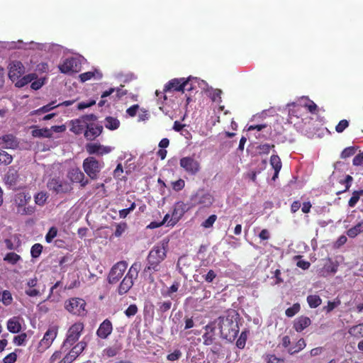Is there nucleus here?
Here are the masks:
<instances>
[{"label": "nucleus", "instance_id": "nucleus-1", "mask_svg": "<svg viewBox=\"0 0 363 363\" xmlns=\"http://www.w3.org/2000/svg\"><path fill=\"white\" fill-rule=\"evenodd\" d=\"M239 320L240 315L235 310L228 311L225 316L218 317L217 322L220 337L230 342L235 340L240 330Z\"/></svg>", "mask_w": 363, "mask_h": 363}, {"label": "nucleus", "instance_id": "nucleus-64", "mask_svg": "<svg viewBox=\"0 0 363 363\" xmlns=\"http://www.w3.org/2000/svg\"><path fill=\"white\" fill-rule=\"evenodd\" d=\"M217 274L216 273L212 270L210 269L206 275L203 276V278L205 281L208 283H211L214 279L216 277Z\"/></svg>", "mask_w": 363, "mask_h": 363}, {"label": "nucleus", "instance_id": "nucleus-44", "mask_svg": "<svg viewBox=\"0 0 363 363\" xmlns=\"http://www.w3.org/2000/svg\"><path fill=\"white\" fill-rule=\"evenodd\" d=\"M138 312V308L136 304H130L127 309L124 311L125 315L128 318L133 317L137 314Z\"/></svg>", "mask_w": 363, "mask_h": 363}, {"label": "nucleus", "instance_id": "nucleus-14", "mask_svg": "<svg viewBox=\"0 0 363 363\" xmlns=\"http://www.w3.org/2000/svg\"><path fill=\"white\" fill-rule=\"evenodd\" d=\"M58 333V328L57 326H52L48 328L45 332L43 339L40 342L39 347L43 350L49 348L54 340L56 338Z\"/></svg>", "mask_w": 363, "mask_h": 363}, {"label": "nucleus", "instance_id": "nucleus-20", "mask_svg": "<svg viewBox=\"0 0 363 363\" xmlns=\"http://www.w3.org/2000/svg\"><path fill=\"white\" fill-rule=\"evenodd\" d=\"M113 326L111 322L106 319L99 325L96 335L101 339L106 338L112 332Z\"/></svg>", "mask_w": 363, "mask_h": 363}, {"label": "nucleus", "instance_id": "nucleus-33", "mask_svg": "<svg viewBox=\"0 0 363 363\" xmlns=\"http://www.w3.org/2000/svg\"><path fill=\"white\" fill-rule=\"evenodd\" d=\"M21 259V256L15 252H9L4 257V260L11 264H16Z\"/></svg>", "mask_w": 363, "mask_h": 363}, {"label": "nucleus", "instance_id": "nucleus-52", "mask_svg": "<svg viewBox=\"0 0 363 363\" xmlns=\"http://www.w3.org/2000/svg\"><path fill=\"white\" fill-rule=\"evenodd\" d=\"M203 344L205 345H211L215 340V334H210V333H205L203 336Z\"/></svg>", "mask_w": 363, "mask_h": 363}, {"label": "nucleus", "instance_id": "nucleus-45", "mask_svg": "<svg viewBox=\"0 0 363 363\" xmlns=\"http://www.w3.org/2000/svg\"><path fill=\"white\" fill-rule=\"evenodd\" d=\"M57 229L56 227H51L45 235V240L48 243H50L57 236Z\"/></svg>", "mask_w": 363, "mask_h": 363}, {"label": "nucleus", "instance_id": "nucleus-26", "mask_svg": "<svg viewBox=\"0 0 363 363\" xmlns=\"http://www.w3.org/2000/svg\"><path fill=\"white\" fill-rule=\"evenodd\" d=\"M363 232V221L359 222L352 228H350L347 231V235L349 238H354L359 234Z\"/></svg>", "mask_w": 363, "mask_h": 363}, {"label": "nucleus", "instance_id": "nucleus-42", "mask_svg": "<svg viewBox=\"0 0 363 363\" xmlns=\"http://www.w3.org/2000/svg\"><path fill=\"white\" fill-rule=\"evenodd\" d=\"M43 251V245L40 243L34 244L30 250V255L33 258H38Z\"/></svg>", "mask_w": 363, "mask_h": 363}, {"label": "nucleus", "instance_id": "nucleus-50", "mask_svg": "<svg viewBox=\"0 0 363 363\" xmlns=\"http://www.w3.org/2000/svg\"><path fill=\"white\" fill-rule=\"evenodd\" d=\"M274 147V145L262 144L257 147L259 154L267 155L269 153L271 148Z\"/></svg>", "mask_w": 363, "mask_h": 363}, {"label": "nucleus", "instance_id": "nucleus-37", "mask_svg": "<svg viewBox=\"0 0 363 363\" xmlns=\"http://www.w3.org/2000/svg\"><path fill=\"white\" fill-rule=\"evenodd\" d=\"M340 303L341 301L338 298H336L333 301H329L328 302L327 306L323 307V311H325L326 313H329L332 311H333L336 307L340 306Z\"/></svg>", "mask_w": 363, "mask_h": 363}, {"label": "nucleus", "instance_id": "nucleus-49", "mask_svg": "<svg viewBox=\"0 0 363 363\" xmlns=\"http://www.w3.org/2000/svg\"><path fill=\"white\" fill-rule=\"evenodd\" d=\"M26 339H27L26 333H23L14 337L13 343L18 346L23 345L25 344Z\"/></svg>", "mask_w": 363, "mask_h": 363}, {"label": "nucleus", "instance_id": "nucleus-18", "mask_svg": "<svg viewBox=\"0 0 363 363\" xmlns=\"http://www.w3.org/2000/svg\"><path fill=\"white\" fill-rule=\"evenodd\" d=\"M26 286L28 287L26 289L25 293L30 297H36L41 295V292L38 289V280L37 277L30 279L26 282Z\"/></svg>", "mask_w": 363, "mask_h": 363}, {"label": "nucleus", "instance_id": "nucleus-21", "mask_svg": "<svg viewBox=\"0 0 363 363\" xmlns=\"http://www.w3.org/2000/svg\"><path fill=\"white\" fill-rule=\"evenodd\" d=\"M311 323V320L308 317L301 315L294 320L293 327L296 332L301 333L308 327Z\"/></svg>", "mask_w": 363, "mask_h": 363}, {"label": "nucleus", "instance_id": "nucleus-35", "mask_svg": "<svg viewBox=\"0 0 363 363\" xmlns=\"http://www.w3.org/2000/svg\"><path fill=\"white\" fill-rule=\"evenodd\" d=\"M362 195H363V190L353 191L352 196H351L348 201V206L350 207L355 206Z\"/></svg>", "mask_w": 363, "mask_h": 363}, {"label": "nucleus", "instance_id": "nucleus-34", "mask_svg": "<svg viewBox=\"0 0 363 363\" xmlns=\"http://www.w3.org/2000/svg\"><path fill=\"white\" fill-rule=\"evenodd\" d=\"M264 359L266 363H285L284 358L278 357L274 354H266L264 356Z\"/></svg>", "mask_w": 363, "mask_h": 363}, {"label": "nucleus", "instance_id": "nucleus-61", "mask_svg": "<svg viewBox=\"0 0 363 363\" xmlns=\"http://www.w3.org/2000/svg\"><path fill=\"white\" fill-rule=\"evenodd\" d=\"M86 347V343L84 341H81V342H78L77 344H76L72 347V349L74 350L78 354H80L84 351V350L85 349Z\"/></svg>", "mask_w": 363, "mask_h": 363}, {"label": "nucleus", "instance_id": "nucleus-38", "mask_svg": "<svg viewBox=\"0 0 363 363\" xmlns=\"http://www.w3.org/2000/svg\"><path fill=\"white\" fill-rule=\"evenodd\" d=\"M352 181L353 178L350 175H347L344 179H341L340 181V183L345 185V189L342 191H337V194L339 195L341 193L348 191L350 187L351 186Z\"/></svg>", "mask_w": 363, "mask_h": 363}, {"label": "nucleus", "instance_id": "nucleus-8", "mask_svg": "<svg viewBox=\"0 0 363 363\" xmlns=\"http://www.w3.org/2000/svg\"><path fill=\"white\" fill-rule=\"evenodd\" d=\"M47 187L55 194H65L72 191L71 184L60 177H54L48 180Z\"/></svg>", "mask_w": 363, "mask_h": 363}, {"label": "nucleus", "instance_id": "nucleus-39", "mask_svg": "<svg viewBox=\"0 0 363 363\" xmlns=\"http://www.w3.org/2000/svg\"><path fill=\"white\" fill-rule=\"evenodd\" d=\"M301 309V306L298 303H294L292 306L288 308L286 311L285 314L287 317L291 318L294 316L296 313L299 312Z\"/></svg>", "mask_w": 363, "mask_h": 363}, {"label": "nucleus", "instance_id": "nucleus-11", "mask_svg": "<svg viewBox=\"0 0 363 363\" xmlns=\"http://www.w3.org/2000/svg\"><path fill=\"white\" fill-rule=\"evenodd\" d=\"M83 167L84 172L91 179L96 178L101 169L99 161L93 157H87L84 160Z\"/></svg>", "mask_w": 363, "mask_h": 363}, {"label": "nucleus", "instance_id": "nucleus-25", "mask_svg": "<svg viewBox=\"0 0 363 363\" xmlns=\"http://www.w3.org/2000/svg\"><path fill=\"white\" fill-rule=\"evenodd\" d=\"M38 77L36 74H28L27 75L23 76V77H20L18 79L16 80V86L17 87H23L25 85L32 82L33 80L36 79Z\"/></svg>", "mask_w": 363, "mask_h": 363}, {"label": "nucleus", "instance_id": "nucleus-31", "mask_svg": "<svg viewBox=\"0 0 363 363\" xmlns=\"http://www.w3.org/2000/svg\"><path fill=\"white\" fill-rule=\"evenodd\" d=\"M307 302L311 308H315L322 303V299L318 295H309L307 296Z\"/></svg>", "mask_w": 363, "mask_h": 363}, {"label": "nucleus", "instance_id": "nucleus-47", "mask_svg": "<svg viewBox=\"0 0 363 363\" xmlns=\"http://www.w3.org/2000/svg\"><path fill=\"white\" fill-rule=\"evenodd\" d=\"M216 219H217L216 215H215V214L211 215L201 223V226L204 228H210L213 225Z\"/></svg>", "mask_w": 363, "mask_h": 363}, {"label": "nucleus", "instance_id": "nucleus-23", "mask_svg": "<svg viewBox=\"0 0 363 363\" xmlns=\"http://www.w3.org/2000/svg\"><path fill=\"white\" fill-rule=\"evenodd\" d=\"M189 203H184L183 201L176 203L172 216L177 217V219L181 218L187 211L191 208Z\"/></svg>", "mask_w": 363, "mask_h": 363}, {"label": "nucleus", "instance_id": "nucleus-48", "mask_svg": "<svg viewBox=\"0 0 363 363\" xmlns=\"http://www.w3.org/2000/svg\"><path fill=\"white\" fill-rule=\"evenodd\" d=\"M247 340V332L242 331L236 342V346L239 349H243L245 346Z\"/></svg>", "mask_w": 363, "mask_h": 363}, {"label": "nucleus", "instance_id": "nucleus-15", "mask_svg": "<svg viewBox=\"0 0 363 363\" xmlns=\"http://www.w3.org/2000/svg\"><path fill=\"white\" fill-rule=\"evenodd\" d=\"M24 72L23 65L19 61H13L10 64L9 77L14 82L21 77Z\"/></svg>", "mask_w": 363, "mask_h": 363}, {"label": "nucleus", "instance_id": "nucleus-60", "mask_svg": "<svg viewBox=\"0 0 363 363\" xmlns=\"http://www.w3.org/2000/svg\"><path fill=\"white\" fill-rule=\"evenodd\" d=\"M94 75L95 72H86L79 74V79L82 82H85L94 77Z\"/></svg>", "mask_w": 363, "mask_h": 363}, {"label": "nucleus", "instance_id": "nucleus-63", "mask_svg": "<svg viewBox=\"0 0 363 363\" xmlns=\"http://www.w3.org/2000/svg\"><path fill=\"white\" fill-rule=\"evenodd\" d=\"M17 359V354L15 352H11L7 354L4 359V363H14Z\"/></svg>", "mask_w": 363, "mask_h": 363}, {"label": "nucleus", "instance_id": "nucleus-40", "mask_svg": "<svg viewBox=\"0 0 363 363\" xmlns=\"http://www.w3.org/2000/svg\"><path fill=\"white\" fill-rule=\"evenodd\" d=\"M33 135L35 137H44L50 138L52 136L51 130L48 128H43L33 130Z\"/></svg>", "mask_w": 363, "mask_h": 363}, {"label": "nucleus", "instance_id": "nucleus-32", "mask_svg": "<svg viewBox=\"0 0 363 363\" xmlns=\"http://www.w3.org/2000/svg\"><path fill=\"white\" fill-rule=\"evenodd\" d=\"M48 195L46 192L40 191L34 196V200L36 205L43 206L45 204Z\"/></svg>", "mask_w": 363, "mask_h": 363}, {"label": "nucleus", "instance_id": "nucleus-3", "mask_svg": "<svg viewBox=\"0 0 363 363\" xmlns=\"http://www.w3.org/2000/svg\"><path fill=\"white\" fill-rule=\"evenodd\" d=\"M214 202L213 196L203 189H199L189 198L190 207L200 206L201 208H209Z\"/></svg>", "mask_w": 363, "mask_h": 363}, {"label": "nucleus", "instance_id": "nucleus-2", "mask_svg": "<svg viewBox=\"0 0 363 363\" xmlns=\"http://www.w3.org/2000/svg\"><path fill=\"white\" fill-rule=\"evenodd\" d=\"M167 252V242H163L154 246L150 251L147 258V264L143 270V273L145 274H149V278L151 281H154V278L152 276V273L160 270V264L166 258Z\"/></svg>", "mask_w": 363, "mask_h": 363}, {"label": "nucleus", "instance_id": "nucleus-59", "mask_svg": "<svg viewBox=\"0 0 363 363\" xmlns=\"http://www.w3.org/2000/svg\"><path fill=\"white\" fill-rule=\"evenodd\" d=\"M216 326H218L217 319L209 323L205 326L206 333H210V334H214Z\"/></svg>", "mask_w": 363, "mask_h": 363}, {"label": "nucleus", "instance_id": "nucleus-29", "mask_svg": "<svg viewBox=\"0 0 363 363\" xmlns=\"http://www.w3.org/2000/svg\"><path fill=\"white\" fill-rule=\"evenodd\" d=\"M0 301L6 306H9L13 302L11 293L9 290H4L0 293Z\"/></svg>", "mask_w": 363, "mask_h": 363}, {"label": "nucleus", "instance_id": "nucleus-7", "mask_svg": "<svg viewBox=\"0 0 363 363\" xmlns=\"http://www.w3.org/2000/svg\"><path fill=\"white\" fill-rule=\"evenodd\" d=\"M86 301L81 298H70L65 301V308L70 313L78 316L86 314Z\"/></svg>", "mask_w": 363, "mask_h": 363}, {"label": "nucleus", "instance_id": "nucleus-51", "mask_svg": "<svg viewBox=\"0 0 363 363\" xmlns=\"http://www.w3.org/2000/svg\"><path fill=\"white\" fill-rule=\"evenodd\" d=\"M349 126V121L346 119L341 120L335 126L336 132L341 133Z\"/></svg>", "mask_w": 363, "mask_h": 363}, {"label": "nucleus", "instance_id": "nucleus-27", "mask_svg": "<svg viewBox=\"0 0 363 363\" xmlns=\"http://www.w3.org/2000/svg\"><path fill=\"white\" fill-rule=\"evenodd\" d=\"M306 346V342L303 338L299 339L296 345L294 347H289L287 352L289 354L293 355L303 350Z\"/></svg>", "mask_w": 363, "mask_h": 363}, {"label": "nucleus", "instance_id": "nucleus-30", "mask_svg": "<svg viewBox=\"0 0 363 363\" xmlns=\"http://www.w3.org/2000/svg\"><path fill=\"white\" fill-rule=\"evenodd\" d=\"M13 161V157L4 150L0 149V165L7 166Z\"/></svg>", "mask_w": 363, "mask_h": 363}, {"label": "nucleus", "instance_id": "nucleus-55", "mask_svg": "<svg viewBox=\"0 0 363 363\" xmlns=\"http://www.w3.org/2000/svg\"><path fill=\"white\" fill-rule=\"evenodd\" d=\"M184 186L185 182L182 179H179L175 182H172V189L176 191H181L184 189Z\"/></svg>", "mask_w": 363, "mask_h": 363}, {"label": "nucleus", "instance_id": "nucleus-13", "mask_svg": "<svg viewBox=\"0 0 363 363\" xmlns=\"http://www.w3.org/2000/svg\"><path fill=\"white\" fill-rule=\"evenodd\" d=\"M103 129L101 125L95 123L94 121H89L84 136L87 140H94L101 134Z\"/></svg>", "mask_w": 363, "mask_h": 363}, {"label": "nucleus", "instance_id": "nucleus-57", "mask_svg": "<svg viewBox=\"0 0 363 363\" xmlns=\"http://www.w3.org/2000/svg\"><path fill=\"white\" fill-rule=\"evenodd\" d=\"M179 286L180 284L178 281H174L172 285L168 288L164 296L171 297L173 293H175L178 291Z\"/></svg>", "mask_w": 363, "mask_h": 363}, {"label": "nucleus", "instance_id": "nucleus-22", "mask_svg": "<svg viewBox=\"0 0 363 363\" xmlns=\"http://www.w3.org/2000/svg\"><path fill=\"white\" fill-rule=\"evenodd\" d=\"M69 177L72 182L80 183L82 186L88 184V180H84V173L79 169H73L69 172Z\"/></svg>", "mask_w": 363, "mask_h": 363}, {"label": "nucleus", "instance_id": "nucleus-17", "mask_svg": "<svg viewBox=\"0 0 363 363\" xmlns=\"http://www.w3.org/2000/svg\"><path fill=\"white\" fill-rule=\"evenodd\" d=\"M78 60L74 57L66 59L62 65L59 66V69L62 73H68L69 72H78Z\"/></svg>", "mask_w": 363, "mask_h": 363}, {"label": "nucleus", "instance_id": "nucleus-10", "mask_svg": "<svg viewBox=\"0 0 363 363\" xmlns=\"http://www.w3.org/2000/svg\"><path fill=\"white\" fill-rule=\"evenodd\" d=\"M180 167L189 175H196L201 170V164L194 156L182 157L179 160Z\"/></svg>", "mask_w": 363, "mask_h": 363}, {"label": "nucleus", "instance_id": "nucleus-19", "mask_svg": "<svg viewBox=\"0 0 363 363\" xmlns=\"http://www.w3.org/2000/svg\"><path fill=\"white\" fill-rule=\"evenodd\" d=\"M0 145L5 149H15L18 145L17 138L12 134H7L0 137Z\"/></svg>", "mask_w": 363, "mask_h": 363}, {"label": "nucleus", "instance_id": "nucleus-54", "mask_svg": "<svg viewBox=\"0 0 363 363\" xmlns=\"http://www.w3.org/2000/svg\"><path fill=\"white\" fill-rule=\"evenodd\" d=\"M159 311L164 313L168 311L172 307V302L170 301H166L158 303Z\"/></svg>", "mask_w": 363, "mask_h": 363}, {"label": "nucleus", "instance_id": "nucleus-36", "mask_svg": "<svg viewBox=\"0 0 363 363\" xmlns=\"http://www.w3.org/2000/svg\"><path fill=\"white\" fill-rule=\"evenodd\" d=\"M270 164L274 170H281L282 167L281 159L277 155H272L271 156Z\"/></svg>", "mask_w": 363, "mask_h": 363}, {"label": "nucleus", "instance_id": "nucleus-4", "mask_svg": "<svg viewBox=\"0 0 363 363\" xmlns=\"http://www.w3.org/2000/svg\"><path fill=\"white\" fill-rule=\"evenodd\" d=\"M31 196L29 193L19 192L14 196V203L17 208L18 213L21 215H33L35 211V206H27L30 201Z\"/></svg>", "mask_w": 363, "mask_h": 363}, {"label": "nucleus", "instance_id": "nucleus-28", "mask_svg": "<svg viewBox=\"0 0 363 363\" xmlns=\"http://www.w3.org/2000/svg\"><path fill=\"white\" fill-rule=\"evenodd\" d=\"M128 267V263L125 261L118 262L115 264V279L121 278Z\"/></svg>", "mask_w": 363, "mask_h": 363}, {"label": "nucleus", "instance_id": "nucleus-12", "mask_svg": "<svg viewBox=\"0 0 363 363\" xmlns=\"http://www.w3.org/2000/svg\"><path fill=\"white\" fill-rule=\"evenodd\" d=\"M189 81H184V78H174L169 80L164 86L163 91L164 93L171 91H182L184 87L187 86Z\"/></svg>", "mask_w": 363, "mask_h": 363}, {"label": "nucleus", "instance_id": "nucleus-9", "mask_svg": "<svg viewBox=\"0 0 363 363\" xmlns=\"http://www.w3.org/2000/svg\"><path fill=\"white\" fill-rule=\"evenodd\" d=\"M96 116L94 114L84 115L79 118L72 120L70 121L71 128L70 131L76 135L84 133L86 127L89 121H95Z\"/></svg>", "mask_w": 363, "mask_h": 363}, {"label": "nucleus", "instance_id": "nucleus-53", "mask_svg": "<svg viewBox=\"0 0 363 363\" xmlns=\"http://www.w3.org/2000/svg\"><path fill=\"white\" fill-rule=\"evenodd\" d=\"M135 203L133 202L130 207L119 211V216L121 218H125L135 208Z\"/></svg>", "mask_w": 363, "mask_h": 363}, {"label": "nucleus", "instance_id": "nucleus-43", "mask_svg": "<svg viewBox=\"0 0 363 363\" xmlns=\"http://www.w3.org/2000/svg\"><path fill=\"white\" fill-rule=\"evenodd\" d=\"M357 148L354 146H350L345 148L341 152V158L346 159L355 154Z\"/></svg>", "mask_w": 363, "mask_h": 363}, {"label": "nucleus", "instance_id": "nucleus-41", "mask_svg": "<svg viewBox=\"0 0 363 363\" xmlns=\"http://www.w3.org/2000/svg\"><path fill=\"white\" fill-rule=\"evenodd\" d=\"M303 106L306 108L311 113H317L318 112V106L308 98L306 99V102L303 104Z\"/></svg>", "mask_w": 363, "mask_h": 363}, {"label": "nucleus", "instance_id": "nucleus-62", "mask_svg": "<svg viewBox=\"0 0 363 363\" xmlns=\"http://www.w3.org/2000/svg\"><path fill=\"white\" fill-rule=\"evenodd\" d=\"M352 164L354 166H363V152L359 153L353 158Z\"/></svg>", "mask_w": 363, "mask_h": 363}, {"label": "nucleus", "instance_id": "nucleus-5", "mask_svg": "<svg viewBox=\"0 0 363 363\" xmlns=\"http://www.w3.org/2000/svg\"><path fill=\"white\" fill-rule=\"evenodd\" d=\"M140 267V264L138 263L135 262L132 264L118 286V292L119 294H125L132 288L133 280L138 277Z\"/></svg>", "mask_w": 363, "mask_h": 363}, {"label": "nucleus", "instance_id": "nucleus-6", "mask_svg": "<svg viewBox=\"0 0 363 363\" xmlns=\"http://www.w3.org/2000/svg\"><path fill=\"white\" fill-rule=\"evenodd\" d=\"M84 328V324L82 322H77L72 325L67 332L66 338L62 343V349L68 350L74 345L81 336Z\"/></svg>", "mask_w": 363, "mask_h": 363}, {"label": "nucleus", "instance_id": "nucleus-16", "mask_svg": "<svg viewBox=\"0 0 363 363\" xmlns=\"http://www.w3.org/2000/svg\"><path fill=\"white\" fill-rule=\"evenodd\" d=\"M85 147L89 155H104L111 152L110 147L104 146L96 143H87Z\"/></svg>", "mask_w": 363, "mask_h": 363}, {"label": "nucleus", "instance_id": "nucleus-56", "mask_svg": "<svg viewBox=\"0 0 363 363\" xmlns=\"http://www.w3.org/2000/svg\"><path fill=\"white\" fill-rule=\"evenodd\" d=\"M182 354L179 350H175L173 352L167 354V359L171 362L178 360Z\"/></svg>", "mask_w": 363, "mask_h": 363}, {"label": "nucleus", "instance_id": "nucleus-58", "mask_svg": "<svg viewBox=\"0 0 363 363\" xmlns=\"http://www.w3.org/2000/svg\"><path fill=\"white\" fill-rule=\"evenodd\" d=\"M55 107H57V106L55 105V101H52L51 103L40 108L38 110L36 111V112L46 113V112L51 111L52 109H53Z\"/></svg>", "mask_w": 363, "mask_h": 363}, {"label": "nucleus", "instance_id": "nucleus-46", "mask_svg": "<svg viewBox=\"0 0 363 363\" xmlns=\"http://www.w3.org/2000/svg\"><path fill=\"white\" fill-rule=\"evenodd\" d=\"M128 228V225L125 222H121L116 225V229L115 230V236L120 237Z\"/></svg>", "mask_w": 363, "mask_h": 363}, {"label": "nucleus", "instance_id": "nucleus-24", "mask_svg": "<svg viewBox=\"0 0 363 363\" xmlns=\"http://www.w3.org/2000/svg\"><path fill=\"white\" fill-rule=\"evenodd\" d=\"M21 324L18 317H13L7 322V329L12 333H18L21 330Z\"/></svg>", "mask_w": 363, "mask_h": 363}]
</instances>
